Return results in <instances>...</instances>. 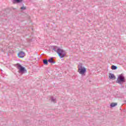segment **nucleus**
<instances>
[{
	"mask_svg": "<svg viewBox=\"0 0 126 126\" xmlns=\"http://www.w3.org/2000/svg\"><path fill=\"white\" fill-rule=\"evenodd\" d=\"M48 62L50 63H56V62L54 61L53 59V58H50L48 60Z\"/></svg>",
	"mask_w": 126,
	"mask_h": 126,
	"instance_id": "obj_8",
	"label": "nucleus"
},
{
	"mask_svg": "<svg viewBox=\"0 0 126 126\" xmlns=\"http://www.w3.org/2000/svg\"><path fill=\"white\" fill-rule=\"evenodd\" d=\"M12 1L14 3H20L23 1V0H12Z\"/></svg>",
	"mask_w": 126,
	"mask_h": 126,
	"instance_id": "obj_6",
	"label": "nucleus"
},
{
	"mask_svg": "<svg viewBox=\"0 0 126 126\" xmlns=\"http://www.w3.org/2000/svg\"><path fill=\"white\" fill-rule=\"evenodd\" d=\"M21 9H22V10H25V9H26V7L23 6V7H21Z\"/></svg>",
	"mask_w": 126,
	"mask_h": 126,
	"instance_id": "obj_14",
	"label": "nucleus"
},
{
	"mask_svg": "<svg viewBox=\"0 0 126 126\" xmlns=\"http://www.w3.org/2000/svg\"><path fill=\"white\" fill-rule=\"evenodd\" d=\"M84 67H85L83 66V65L82 64V63H80L79 64L78 66V69H81L82 68H84Z\"/></svg>",
	"mask_w": 126,
	"mask_h": 126,
	"instance_id": "obj_10",
	"label": "nucleus"
},
{
	"mask_svg": "<svg viewBox=\"0 0 126 126\" xmlns=\"http://www.w3.org/2000/svg\"><path fill=\"white\" fill-rule=\"evenodd\" d=\"M43 63L44 64H46V65H48V60H47V59H45V60H43Z\"/></svg>",
	"mask_w": 126,
	"mask_h": 126,
	"instance_id": "obj_13",
	"label": "nucleus"
},
{
	"mask_svg": "<svg viewBox=\"0 0 126 126\" xmlns=\"http://www.w3.org/2000/svg\"><path fill=\"white\" fill-rule=\"evenodd\" d=\"M18 57L21 58H24V57H25V53L23 52V51L20 52L18 54Z\"/></svg>",
	"mask_w": 126,
	"mask_h": 126,
	"instance_id": "obj_5",
	"label": "nucleus"
},
{
	"mask_svg": "<svg viewBox=\"0 0 126 126\" xmlns=\"http://www.w3.org/2000/svg\"><path fill=\"white\" fill-rule=\"evenodd\" d=\"M109 77L110 78V79H116V77L114 74L110 73Z\"/></svg>",
	"mask_w": 126,
	"mask_h": 126,
	"instance_id": "obj_7",
	"label": "nucleus"
},
{
	"mask_svg": "<svg viewBox=\"0 0 126 126\" xmlns=\"http://www.w3.org/2000/svg\"><path fill=\"white\" fill-rule=\"evenodd\" d=\"M53 51L57 53L58 56H59L60 58H63L65 56V52L63 50V49L60 48L58 46H55L53 48Z\"/></svg>",
	"mask_w": 126,
	"mask_h": 126,
	"instance_id": "obj_1",
	"label": "nucleus"
},
{
	"mask_svg": "<svg viewBox=\"0 0 126 126\" xmlns=\"http://www.w3.org/2000/svg\"><path fill=\"white\" fill-rule=\"evenodd\" d=\"M86 70H87L86 68L84 67V68H82V69H78V72H79L80 74H81L82 75H84L85 72H86Z\"/></svg>",
	"mask_w": 126,
	"mask_h": 126,
	"instance_id": "obj_4",
	"label": "nucleus"
},
{
	"mask_svg": "<svg viewBox=\"0 0 126 126\" xmlns=\"http://www.w3.org/2000/svg\"><path fill=\"white\" fill-rule=\"evenodd\" d=\"M117 105H118L117 103L112 102L110 104V107H111V108H114V107H116Z\"/></svg>",
	"mask_w": 126,
	"mask_h": 126,
	"instance_id": "obj_9",
	"label": "nucleus"
},
{
	"mask_svg": "<svg viewBox=\"0 0 126 126\" xmlns=\"http://www.w3.org/2000/svg\"><path fill=\"white\" fill-rule=\"evenodd\" d=\"M51 102H53V103H57V100H56V99L54 97H51Z\"/></svg>",
	"mask_w": 126,
	"mask_h": 126,
	"instance_id": "obj_11",
	"label": "nucleus"
},
{
	"mask_svg": "<svg viewBox=\"0 0 126 126\" xmlns=\"http://www.w3.org/2000/svg\"><path fill=\"white\" fill-rule=\"evenodd\" d=\"M117 68H118V67L117 66H115L113 65L111 66V69H112L113 70H116V69H117Z\"/></svg>",
	"mask_w": 126,
	"mask_h": 126,
	"instance_id": "obj_12",
	"label": "nucleus"
},
{
	"mask_svg": "<svg viewBox=\"0 0 126 126\" xmlns=\"http://www.w3.org/2000/svg\"><path fill=\"white\" fill-rule=\"evenodd\" d=\"M117 83L122 85L124 83L126 82V78H125V76L123 75V74H121L117 78Z\"/></svg>",
	"mask_w": 126,
	"mask_h": 126,
	"instance_id": "obj_3",
	"label": "nucleus"
},
{
	"mask_svg": "<svg viewBox=\"0 0 126 126\" xmlns=\"http://www.w3.org/2000/svg\"><path fill=\"white\" fill-rule=\"evenodd\" d=\"M14 66L19 69V73H24V72H26V69H25V68L19 63L15 64Z\"/></svg>",
	"mask_w": 126,
	"mask_h": 126,
	"instance_id": "obj_2",
	"label": "nucleus"
}]
</instances>
